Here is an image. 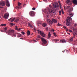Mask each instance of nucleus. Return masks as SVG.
Masks as SVG:
<instances>
[{
    "mask_svg": "<svg viewBox=\"0 0 77 77\" xmlns=\"http://www.w3.org/2000/svg\"><path fill=\"white\" fill-rule=\"evenodd\" d=\"M66 9L68 10V12L69 13H70V12L72 11L73 9V7L71 8L69 6H67Z\"/></svg>",
    "mask_w": 77,
    "mask_h": 77,
    "instance_id": "f257e3e1",
    "label": "nucleus"
},
{
    "mask_svg": "<svg viewBox=\"0 0 77 77\" xmlns=\"http://www.w3.org/2000/svg\"><path fill=\"white\" fill-rule=\"evenodd\" d=\"M14 32V30H9L8 32V35H12V34H13Z\"/></svg>",
    "mask_w": 77,
    "mask_h": 77,
    "instance_id": "f03ea898",
    "label": "nucleus"
},
{
    "mask_svg": "<svg viewBox=\"0 0 77 77\" xmlns=\"http://www.w3.org/2000/svg\"><path fill=\"white\" fill-rule=\"evenodd\" d=\"M41 39L42 40V42L43 44H46L47 43V41H46V39L45 38H41Z\"/></svg>",
    "mask_w": 77,
    "mask_h": 77,
    "instance_id": "7ed1b4c3",
    "label": "nucleus"
},
{
    "mask_svg": "<svg viewBox=\"0 0 77 77\" xmlns=\"http://www.w3.org/2000/svg\"><path fill=\"white\" fill-rule=\"evenodd\" d=\"M67 18L68 19H66V22L67 23H69L70 22V20H72V19L70 17H68Z\"/></svg>",
    "mask_w": 77,
    "mask_h": 77,
    "instance_id": "20e7f679",
    "label": "nucleus"
},
{
    "mask_svg": "<svg viewBox=\"0 0 77 77\" xmlns=\"http://www.w3.org/2000/svg\"><path fill=\"white\" fill-rule=\"evenodd\" d=\"M59 7V5L57 3H56L55 4H54L53 5V8H57Z\"/></svg>",
    "mask_w": 77,
    "mask_h": 77,
    "instance_id": "39448f33",
    "label": "nucleus"
},
{
    "mask_svg": "<svg viewBox=\"0 0 77 77\" xmlns=\"http://www.w3.org/2000/svg\"><path fill=\"white\" fill-rule=\"evenodd\" d=\"M29 15L31 17H34L35 16L34 12L32 11H30Z\"/></svg>",
    "mask_w": 77,
    "mask_h": 77,
    "instance_id": "423d86ee",
    "label": "nucleus"
},
{
    "mask_svg": "<svg viewBox=\"0 0 77 77\" xmlns=\"http://www.w3.org/2000/svg\"><path fill=\"white\" fill-rule=\"evenodd\" d=\"M9 16V15L8 14H4L3 17L5 19H7L8 17Z\"/></svg>",
    "mask_w": 77,
    "mask_h": 77,
    "instance_id": "0eeeda50",
    "label": "nucleus"
},
{
    "mask_svg": "<svg viewBox=\"0 0 77 77\" xmlns=\"http://www.w3.org/2000/svg\"><path fill=\"white\" fill-rule=\"evenodd\" d=\"M47 22L48 23L50 24H53V22H52V21L50 19H47Z\"/></svg>",
    "mask_w": 77,
    "mask_h": 77,
    "instance_id": "6e6552de",
    "label": "nucleus"
},
{
    "mask_svg": "<svg viewBox=\"0 0 77 77\" xmlns=\"http://www.w3.org/2000/svg\"><path fill=\"white\" fill-rule=\"evenodd\" d=\"M47 9L48 10V12L49 13H52L53 11V10H51L50 9H49L48 7L47 8Z\"/></svg>",
    "mask_w": 77,
    "mask_h": 77,
    "instance_id": "1a4fd4ad",
    "label": "nucleus"
},
{
    "mask_svg": "<svg viewBox=\"0 0 77 77\" xmlns=\"http://www.w3.org/2000/svg\"><path fill=\"white\" fill-rule=\"evenodd\" d=\"M0 5L2 6H4L5 5V2L4 1L0 2Z\"/></svg>",
    "mask_w": 77,
    "mask_h": 77,
    "instance_id": "9d476101",
    "label": "nucleus"
},
{
    "mask_svg": "<svg viewBox=\"0 0 77 77\" xmlns=\"http://www.w3.org/2000/svg\"><path fill=\"white\" fill-rule=\"evenodd\" d=\"M15 18H14L13 19V17H12V18H10V19L8 20L10 21H11V22H13L14 21V20H15Z\"/></svg>",
    "mask_w": 77,
    "mask_h": 77,
    "instance_id": "9b49d317",
    "label": "nucleus"
},
{
    "mask_svg": "<svg viewBox=\"0 0 77 77\" xmlns=\"http://www.w3.org/2000/svg\"><path fill=\"white\" fill-rule=\"evenodd\" d=\"M6 6L8 7H9L10 6L9 2L8 0L6 1Z\"/></svg>",
    "mask_w": 77,
    "mask_h": 77,
    "instance_id": "f8f14e48",
    "label": "nucleus"
},
{
    "mask_svg": "<svg viewBox=\"0 0 77 77\" xmlns=\"http://www.w3.org/2000/svg\"><path fill=\"white\" fill-rule=\"evenodd\" d=\"M42 23V22L41 21H37V25L38 26H39V25L41 24Z\"/></svg>",
    "mask_w": 77,
    "mask_h": 77,
    "instance_id": "ddd939ff",
    "label": "nucleus"
},
{
    "mask_svg": "<svg viewBox=\"0 0 77 77\" xmlns=\"http://www.w3.org/2000/svg\"><path fill=\"white\" fill-rule=\"evenodd\" d=\"M42 36L45 38L46 37V34H45L44 32V33H42L40 34Z\"/></svg>",
    "mask_w": 77,
    "mask_h": 77,
    "instance_id": "4468645a",
    "label": "nucleus"
},
{
    "mask_svg": "<svg viewBox=\"0 0 77 77\" xmlns=\"http://www.w3.org/2000/svg\"><path fill=\"white\" fill-rule=\"evenodd\" d=\"M15 34H16V35H18V37L19 38L21 36H22V35L20 34L17 32H16Z\"/></svg>",
    "mask_w": 77,
    "mask_h": 77,
    "instance_id": "2eb2a0df",
    "label": "nucleus"
},
{
    "mask_svg": "<svg viewBox=\"0 0 77 77\" xmlns=\"http://www.w3.org/2000/svg\"><path fill=\"white\" fill-rule=\"evenodd\" d=\"M60 42L61 43H64L66 42L65 39H63L60 40Z\"/></svg>",
    "mask_w": 77,
    "mask_h": 77,
    "instance_id": "dca6fc26",
    "label": "nucleus"
},
{
    "mask_svg": "<svg viewBox=\"0 0 77 77\" xmlns=\"http://www.w3.org/2000/svg\"><path fill=\"white\" fill-rule=\"evenodd\" d=\"M73 3L74 4L76 5H77V1L76 0H74L73 1Z\"/></svg>",
    "mask_w": 77,
    "mask_h": 77,
    "instance_id": "f3484780",
    "label": "nucleus"
},
{
    "mask_svg": "<svg viewBox=\"0 0 77 77\" xmlns=\"http://www.w3.org/2000/svg\"><path fill=\"white\" fill-rule=\"evenodd\" d=\"M47 25V24L45 23H43L42 24V26L43 27H46V26Z\"/></svg>",
    "mask_w": 77,
    "mask_h": 77,
    "instance_id": "a211bd4d",
    "label": "nucleus"
},
{
    "mask_svg": "<svg viewBox=\"0 0 77 77\" xmlns=\"http://www.w3.org/2000/svg\"><path fill=\"white\" fill-rule=\"evenodd\" d=\"M52 21L54 22V23H57V21L56 20H55V19H52Z\"/></svg>",
    "mask_w": 77,
    "mask_h": 77,
    "instance_id": "6ab92c4d",
    "label": "nucleus"
},
{
    "mask_svg": "<svg viewBox=\"0 0 77 77\" xmlns=\"http://www.w3.org/2000/svg\"><path fill=\"white\" fill-rule=\"evenodd\" d=\"M28 26L29 27H31V28H33V26H32V25L31 23H29L28 24Z\"/></svg>",
    "mask_w": 77,
    "mask_h": 77,
    "instance_id": "aec40b11",
    "label": "nucleus"
},
{
    "mask_svg": "<svg viewBox=\"0 0 77 77\" xmlns=\"http://www.w3.org/2000/svg\"><path fill=\"white\" fill-rule=\"evenodd\" d=\"M51 34H50V32H49L48 34V38H49L51 37Z\"/></svg>",
    "mask_w": 77,
    "mask_h": 77,
    "instance_id": "412c9836",
    "label": "nucleus"
},
{
    "mask_svg": "<svg viewBox=\"0 0 77 77\" xmlns=\"http://www.w3.org/2000/svg\"><path fill=\"white\" fill-rule=\"evenodd\" d=\"M71 24L70 23H66V25L67 26H71Z\"/></svg>",
    "mask_w": 77,
    "mask_h": 77,
    "instance_id": "4be33fe9",
    "label": "nucleus"
},
{
    "mask_svg": "<svg viewBox=\"0 0 77 77\" xmlns=\"http://www.w3.org/2000/svg\"><path fill=\"white\" fill-rule=\"evenodd\" d=\"M19 18H17L16 19L15 21V22H19Z\"/></svg>",
    "mask_w": 77,
    "mask_h": 77,
    "instance_id": "5701e85b",
    "label": "nucleus"
},
{
    "mask_svg": "<svg viewBox=\"0 0 77 77\" xmlns=\"http://www.w3.org/2000/svg\"><path fill=\"white\" fill-rule=\"evenodd\" d=\"M69 41L70 42H72L73 41V38H71L69 39Z\"/></svg>",
    "mask_w": 77,
    "mask_h": 77,
    "instance_id": "b1692460",
    "label": "nucleus"
},
{
    "mask_svg": "<svg viewBox=\"0 0 77 77\" xmlns=\"http://www.w3.org/2000/svg\"><path fill=\"white\" fill-rule=\"evenodd\" d=\"M73 35H77V32H74Z\"/></svg>",
    "mask_w": 77,
    "mask_h": 77,
    "instance_id": "393cba45",
    "label": "nucleus"
},
{
    "mask_svg": "<svg viewBox=\"0 0 77 77\" xmlns=\"http://www.w3.org/2000/svg\"><path fill=\"white\" fill-rule=\"evenodd\" d=\"M30 31H28L27 32V35L29 36L30 35Z\"/></svg>",
    "mask_w": 77,
    "mask_h": 77,
    "instance_id": "a878e982",
    "label": "nucleus"
},
{
    "mask_svg": "<svg viewBox=\"0 0 77 77\" xmlns=\"http://www.w3.org/2000/svg\"><path fill=\"white\" fill-rule=\"evenodd\" d=\"M67 4L69 5H71L72 4V3L70 2H67Z\"/></svg>",
    "mask_w": 77,
    "mask_h": 77,
    "instance_id": "bb28decb",
    "label": "nucleus"
},
{
    "mask_svg": "<svg viewBox=\"0 0 77 77\" xmlns=\"http://www.w3.org/2000/svg\"><path fill=\"white\" fill-rule=\"evenodd\" d=\"M6 26V24H2L0 26Z\"/></svg>",
    "mask_w": 77,
    "mask_h": 77,
    "instance_id": "cd10ccee",
    "label": "nucleus"
},
{
    "mask_svg": "<svg viewBox=\"0 0 77 77\" xmlns=\"http://www.w3.org/2000/svg\"><path fill=\"white\" fill-rule=\"evenodd\" d=\"M69 16L71 17H72L73 16V14H69Z\"/></svg>",
    "mask_w": 77,
    "mask_h": 77,
    "instance_id": "c85d7f7f",
    "label": "nucleus"
},
{
    "mask_svg": "<svg viewBox=\"0 0 77 77\" xmlns=\"http://www.w3.org/2000/svg\"><path fill=\"white\" fill-rule=\"evenodd\" d=\"M10 24H11V25H12V26H13V25H15V24L13 23H10Z\"/></svg>",
    "mask_w": 77,
    "mask_h": 77,
    "instance_id": "c756f323",
    "label": "nucleus"
},
{
    "mask_svg": "<svg viewBox=\"0 0 77 77\" xmlns=\"http://www.w3.org/2000/svg\"><path fill=\"white\" fill-rule=\"evenodd\" d=\"M18 6H20V5H21V3H20V2H18Z\"/></svg>",
    "mask_w": 77,
    "mask_h": 77,
    "instance_id": "7c9ffc66",
    "label": "nucleus"
},
{
    "mask_svg": "<svg viewBox=\"0 0 77 77\" xmlns=\"http://www.w3.org/2000/svg\"><path fill=\"white\" fill-rule=\"evenodd\" d=\"M38 33H40L41 34L42 33H44L43 32H42L41 31L38 30Z\"/></svg>",
    "mask_w": 77,
    "mask_h": 77,
    "instance_id": "2f4dec72",
    "label": "nucleus"
},
{
    "mask_svg": "<svg viewBox=\"0 0 77 77\" xmlns=\"http://www.w3.org/2000/svg\"><path fill=\"white\" fill-rule=\"evenodd\" d=\"M16 30H18V31H20V29H18L17 28H15Z\"/></svg>",
    "mask_w": 77,
    "mask_h": 77,
    "instance_id": "473e14b6",
    "label": "nucleus"
},
{
    "mask_svg": "<svg viewBox=\"0 0 77 77\" xmlns=\"http://www.w3.org/2000/svg\"><path fill=\"white\" fill-rule=\"evenodd\" d=\"M4 32H6L7 30V28L5 27V28H4Z\"/></svg>",
    "mask_w": 77,
    "mask_h": 77,
    "instance_id": "72a5a7b5",
    "label": "nucleus"
},
{
    "mask_svg": "<svg viewBox=\"0 0 77 77\" xmlns=\"http://www.w3.org/2000/svg\"><path fill=\"white\" fill-rule=\"evenodd\" d=\"M53 34H54V36L55 37L57 36V35L55 32H54Z\"/></svg>",
    "mask_w": 77,
    "mask_h": 77,
    "instance_id": "f704fd0d",
    "label": "nucleus"
},
{
    "mask_svg": "<svg viewBox=\"0 0 77 77\" xmlns=\"http://www.w3.org/2000/svg\"><path fill=\"white\" fill-rule=\"evenodd\" d=\"M61 11H59V15H61Z\"/></svg>",
    "mask_w": 77,
    "mask_h": 77,
    "instance_id": "c9c22d12",
    "label": "nucleus"
},
{
    "mask_svg": "<svg viewBox=\"0 0 77 77\" xmlns=\"http://www.w3.org/2000/svg\"><path fill=\"white\" fill-rule=\"evenodd\" d=\"M16 34H14L13 35V36L14 37H15L16 36Z\"/></svg>",
    "mask_w": 77,
    "mask_h": 77,
    "instance_id": "e433bc0d",
    "label": "nucleus"
},
{
    "mask_svg": "<svg viewBox=\"0 0 77 77\" xmlns=\"http://www.w3.org/2000/svg\"><path fill=\"white\" fill-rule=\"evenodd\" d=\"M21 33L23 35H24L25 34V33L24 32H22Z\"/></svg>",
    "mask_w": 77,
    "mask_h": 77,
    "instance_id": "4c0bfd02",
    "label": "nucleus"
},
{
    "mask_svg": "<svg viewBox=\"0 0 77 77\" xmlns=\"http://www.w3.org/2000/svg\"><path fill=\"white\" fill-rule=\"evenodd\" d=\"M57 25L58 26H61V24H60V23H58Z\"/></svg>",
    "mask_w": 77,
    "mask_h": 77,
    "instance_id": "58836bf2",
    "label": "nucleus"
},
{
    "mask_svg": "<svg viewBox=\"0 0 77 77\" xmlns=\"http://www.w3.org/2000/svg\"><path fill=\"white\" fill-rule=\"evenodd\" d=\"M74 26L75 27H76V26H77V24L76 23H75L74 24Z\"/></svg>",
    "mask_w": 77,
    "mask_h": 77,
    "instance_id": "ea45409f",
    "label": "nucleus"
},
{
    "mask_svg": "<svg viewBox=\"0 0 77 77\" xmlns=\"http://www.w3.org/2000/svg\"><path fill=\"white\" fill-rule=\"evenodd\" d=\"M58 41V39H55V42L56 43Z\"/></svg>",
    "mask_w": 77,
    "mask_h": 77,
    "instance_id": "a19ab883",
    "label": "nucleus"
},
{
    "mask_svg": "<svg viewBox=\"0 0 77 77\" xmlns=\"http://www.w3.org/2000/svg\"><path fill=\"white\" fill-rule=\"evenodd\" d=\"M17 8H18V9H20L21 8V7H20V6H18V7H17Z\"/></svg>",
    "mask_w": 77,
    "mask_h": 77,
    "instance_id": "79ce46f5",
    "label": "nucleus"
},
{
    "mask_svg": "<svg viewBox=\"0 0 77 77\" xmlns=\"http://www.w3.org/2000/svg\"><path fill=\"white\" fill-rule=\"evenodd\" d=\"M68 31H69V32H72V31L71 30L69 29V30Z\"/></svg>",
    "mask_w": 77,
    "mask_h": 77,
    "instance_id": "37998d69",
    "label": "nucleus"
},
{
    "mask_svg": "<svg viewBox=\"0 0 77 77\" xmlns=\"http://www.w3.org/2000/svg\"><path fill=\"white\" fill-rule=\"evenodd\" d=\"M46 30L47 31H48V27L46 28Z\"/></svg>",
    "mask_w": 77,
    "mask_h": 77,
    "instance_id": "c03bdc74",
    "label": "nucleus"
},
{
    "mask_svg": "<svg viewBox=\"0 0 77 77\" xmlns=\"http://www.w3.org/2000/svg\"><path fill=\"white\" fill-rule=\"evenodd\" d=\"M46 16H47V17H48L50 16V15H49V14H47Z\"/></svg>",
    "mask_w": 77,
    "mask_h": 77,
    "instance_id": "a18cd8bd",
    "label": "nucleus"
},
{
    "mask_svg": "<svg viewBox=\"0 0 77 77\" xmlns=\"http://www.w3.org/2000/svg\"><path fill=\"white\" fill-rule=\"evenodd\" d=\"M32 10H35V8H32Z\"/></svg>",
    "mask_w": 77,
    "mask_h": 77,
    "instance_id": "49530a36",
    "label": "nucleus"
},
{
    "mask_svg": "<svg viewBox=\"0 0 77 77\" xmlns=\"http://www.w3.org/2000/svg\"><path fill=\"white\" fill-rule=\"evenodd\" d=\"M49 8H50L51 9H52V7L51 5H49Z\"/></svg>",
    "mask_w": 77,
    "mask_h": 77,
    "instance_id": "de8ad7c7",
    "label": "nucleus"
},
{
    "mask_svg": "<svg viewBox=\"0 0 77 77\" xmlns=\"http://www.w3.org/2000/svg\"><path fill=\"white\" fill-rule=\"evenodd\" d=\"M44 12H45V13H46V9H44Z\"/></svg>",
    "mask_w": 77,
    "mask_h": 77,
    "instance_id": "09e8293b",
    "label": "nucleus"
},
{
    "mask_svg": "<svg viewBox=\"0 0 77 77\" xmlns=\"http://www.w3.org/2000/svg\"><path fill=\"white\" fill-rule=\"evenodd\" d=\"M69 30V29L67 28L66 29V31H68Z\"/></svg>",
    "mask_w": 77,
    "mask_h": 77,
    "instance_id": "8fccbe9b",
    "label": "nucleus"
},
{
    "mask_svg": "<svg viewBox=\"0 0 77 77\" xmlns=\"http://www.w3.org/2000/svg\"><path fill=\"white\" fill-rule=\"evenodd\" d=\"M62 14H64V11H62Z\"/></svg>",
    "mask_w": 77,
    "mask_h": 77,
    "instance_id": "3c124183",
    "label": "nucleus"
},
{
    "mask_svg": "<svg viewBox=\"0 0 77 77\" xmlns=\"http://www.w3.org/2000/svg\"><path fill=\"white\" fill-rule=\"evenodd\" d=\"M63 28L65 29H66L67 28H66V26H63Z\"/></svg>",
    "mask_w": 77,
    "mask_h": 77,
    "instance_id": "603ef678",
    "label": "nucleus"
},
{
    "mask_svg": "<svg viewBox=\"0 0 77 77\" xmlns=\"http://www.w3.org/2000/svg\"><path fill=\"white\" fill-rule=\"evenodd\" d=\"M75 35H73V38H75Z\"/></svg>",
    "mask_w": 77,
    "mask_h": 77,
    "instance_id": "864d4df0",
    "label": "nucleus"
},
{
    "mask_svg": "<svg viewBox=\"0 0 77 77\" xmlns=\"http://www.w3.org/2000/svg\"><path fill=\"white\" fill-rule=\"evenodd\" d=\"M60 9H61V6L60 5Z\"/></svg>",
    "mask_w": 77,
    "mask_h": 77,
    "instance_id": "5fc2aeb1",
    "label": "nucleus"
},
{
    "mask_svg": "<svg viewBox=\"0 0 77 77\" xmlns=\"http://www.w3.org/2000/svg\"><path fill=\"white\" fill-rule=\"evenodd\" d=\"M33 41L34 42H36V40H33Z\"/></svg>",
    "mask_w": 77,
    "mask_h": 77,
    "instance_id": "6e6d98bb",
    "label": "nucleus"
},
{
    "mask_svg": "<svg viewBox=\"0 0 77 77\" xmlns=\"http://www.w3.org/2000/svg\"><path fill=\"white\" fill-rule=\"evenodd\" d=\"M67 33L68 34H69V35H70V33H69L68 32H67Z\"/></svg>",
    "mask_w": 77,
    "mask_h": 77,
    "instance_id": "4d7b16f0",
    "label": "nucleus"
},
{
    "mask_svg": "<svg viewBox=\"0 0 77 77\" xmlns=\"http://www.w3.org/2000/svg\"><path fill=\"white\" fill-rule=\"evenodd\" d=\"M52 32H54V29H52Z\"/></svg>",
    "mask_w": 77,
    "mask_h": 77,
    "instance_id": "13d9d810",
    "label": "nucleus"
},
{
    "mask_svg": "<svg viewBox=\"0 0 77 77\" xmlns=\"http://www.w3.org/2000/svg\"><path fill=\"white\" fill-rule=\"evenodd\" d=\"M17 27H18V26H15V28H17Z\"/></svg>",
    "mask_w": 77,
    "mask_h": 77,
    "instance_id": "bf43d9fd",
    "label": "nucleus"
},
{
    "mask_svg": "<svg viewBox=\"0 0 77 77\" xmlns=\"http://www.w3.org/2000/svg\"><path fill=\"white\" fill-rule=\"evenodd\" d=\"M38 37L39 38H40V36H38Z\"/></svg>",
    "mask_w": 77,
    "mask_h": 77,
    "instance_id": "052dcab7",
    "label": "nucleus"
},
{
    "mask_svg": "<svg viewBox=\"0 0 77 77\" xmlns=\"http://www.w3.org/2000/svg\"><path fill=\"white\" fill-rule=\"evenodd\" d=\"M20 39H23V38H20Z\"/></svg>",
    "mask_w": 77,
    "mask_h": 77,
    "instance_id": "680f3d73",
    "label": "nucleus"
},
{
    "mask_svg": "<svg viewBox=\"0 0 77 77\" xmlns=\"http://www.w3.org/2000/svg\"><path fill=\"white\" fill-rule=\"evenodd\" d=\"M73 31H74L75 30V29H73Z\"/></svg>",
    "mask_w": 77,
    "mask_h": 77,
    "instance_id": "e2e57ef3",
    "label": "nucleus"
},
{
    "mask_svg": "<svg viewBox=\"0 0 77 77\" xmlns=\"http://www.w3.org/2000/svg\"><path fill=\"white\" fill-rule=\"evenodd\" d=\"M67 1H70V0H66Z\"/></svg>",
    "mask_w": 77,
    "mask_h": 77,
    "instance_id": "0e129e2a",
    "label": "nucleus"
},
{
    "mask_svg": "<svg viewBox=\"0 0 77 77\" xmlns=\"http://www.w3.org/2000/svg\"><path fill=\"white\" fill-rule=\"evenodd\" d=\"M25 5H26V4H24V6Z\"/></svg>",
    "mask_w": 77,
    "mask_h": 77,
    "instance_id": "69168bd1",
    "label": "nucleus"
},
{
    "mask_svg": "<svg viewBox=\"0 0 77 77\" xmlns=\"http://www.w3.org/2000/svg\"><path fill=\"white\" fill-rule=\"evenodd\" d=\"M0 8H2L3 7H0Z\"/></svg>",
    "mask_w": 77,
    "mask_h": 77,
    "instance_id": "338daca9",
    "label": "nucleus"
},
{
    "mask_svg": "<svg viewBox=\"0 0 77 77\" xmlns=\"http://www.w3.org/2000/svg\"><path fill=\"white\" fill-rule=\"evenodd\" d=\"M42 11H44L43 10H42Z\"/></svg>",
    "mask_w": 77,
    "mask_h": 77,
    "instance_id": "774afa93",
    "label": "nucleus"
}]
</instances>
